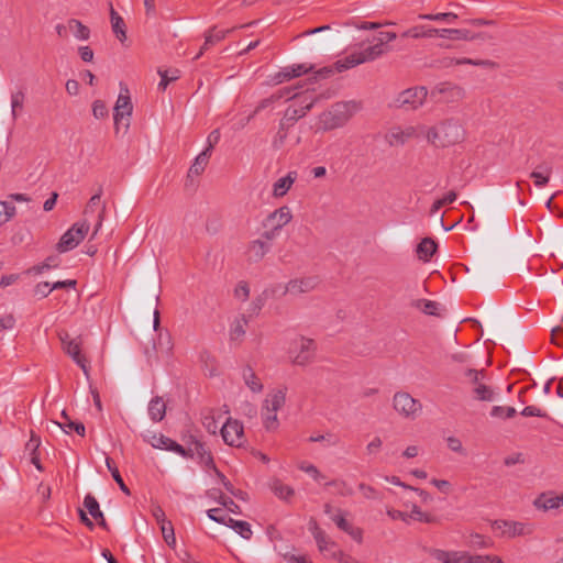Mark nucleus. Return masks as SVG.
I'll return each mask as SVG.
<instances>
[{"label": "nucleus", "mask_w": 563, "mask_h": 563, "mask_svg": "<svg viewBox=\"0 0 563 563\" xmlns=\"http://www.w3.org/2000/svg\"><path fill=\"white\" fill-rule=\"evenodd\" d=\"M427 141L437 148H445L465 139V129L459 119L448 118L429 128Z\"/></svg>", "instance_id": "obj_1"}, {"label": "nucleus", "mask_w": 563, "mask_h": 563, "mask_svg": "<svg viewBox=\"0 0 563 563\" xmlns=\"http://www.w3.org/2000/svg\"><path fill=\"white\" fill-rule=\"evenodd\" d=\"M361 110V103L354 100L340 101L322 112L319 119L320 129L331 131L344 126L355 113Z\"/></svg>", "instance_id": "obj_2"}, {"label": "nucleus", "mask_w": 563, "mask_h": 563, "mask_svg": "<svg viewBox=\"0 0 563 563\" xmlns=\"http://www.w3.org/2000/svg\"><path fill=\"white\" fill-rule=\"evenodd\" d=\"M317 345L312 339L299 336L290 342L288 355L292 364L307 366L314 360Z\"/></svg>", "instance_id": "obj_3"}, {"label": "nucleus", "mask_w": 563, "mask_h": 563, "mask_svg": "<svg viewBox=\"0 0 563 563\" xmlns=\"http://www.w3.org/2000/svg\"><path fill=\"white\" fill-rule=\"evenodd\" d=\"M132 112L133 104L131 101L129 88L125 84L120 82V93L114 106L113 114L117 131H119L121 124L124 126V131H128L130 128V118Z\"/></svg>", "instance_id": "obj_4"}, {"label": "nucleus", "mask_w": 563, "mask_h": 563, "mask_svg": "<svg viewBox=\"0 0 563 563\" xmlns=\"http://www.w3.org/2000/svg\"><path fill=\"white\" fill-rule=\"evenodd\" d=\"M90 225L87 219L74 223L59 239L56 250L65 253L74 250L88 234Z\"/></svg>", "instance_id": "obj_5"}, {"label": "nucleus", "mask_w": 563, "mask_h": 563, "mask_svg": "<svg viewBox=\"0 0 563 563\" xmlns=\"http://www.w3.org/2000/svg\"><path fill=\"white\" fill-rule=\"evenodd\" d=\"M58 338L62 343L63 351L69 355L73 361L82 369L85 376L89 378L88 361L81 355V340L80 338H70L66 331L58 332Z\"/></svg>", "instance_id": "obj_6"}, {"label": "nucleus", "mask_w": 563, "mask_h": 563, "mask_svg": "<svg viewBox=\"0 0 563 563\" xmlns=\"http://www.w3.org/2000/svg\"><path fill=\"white\" fill-rule=\"evenodd\" d=\"M422 106V88L413 87L399 92L388 104L391 109L410 112Z\"/></svg>", "instance_id": "obj_7"}, {"label": "nucleus", "mask_w": 563, "mask_h": 563, "mask_svg": "<svg viewBox=\"0 0 563 563\" xmlns=\"http://www.w3.org/2000/svg\"><path fill=\"white\" fill-rule=\"evenodd\" d=\"M438 102L456 103L465 98V89L453 82H440L430 92Z\"/></svg>", "instance_id": "obj_8"}, {"label": "nucleus", "mask_w": 563, "mask_h": 563, "mask_svg": "<svg viewBox=\"0 0 563 563\" xmlns=\"http://www.w3.org/2000/svg\"><path fill=\"white\" fill-rule=\"evenodd\" d=\"M492 528L494 531L499 532L500 536L508 538L531 534L533 531L530 525L507 520H495L492 523Z\"/></svg>", "instance_id": "obj_9"}, {"label": "nucleus", "mask_w": 563, "mask_h": 563, "mask_svg": "<svg viewBox=\"0 0 563 563\" xmlns=\"http://www.w3.org/2000/svg\"><path fill=\"white\" fill-rule=\"evenodd\" d=\"M102 196V188L99 187L98 191L90 197L88 200L85 210L84 216L88 217L97 211V221L95 224V229L92 232V238L98 233V231L101 229L102 223L106 219V202L101 201Z\"/></svg>", "instance_id": "obj_10"}, {"label": "nucleus", "mask_w": 563, "mask_h": 563, "mask_svg": "<svg viewBox=\"0 0 563 563\" xmlns=\"http://www.w3.org/2000/svg\"><path fill=\"white\" fill-rule=\"evenodd\" d=\"M223 441L231 446H242L244 441V428L238 420L229 418L221 428Z\"/></svg>", "instance_id": "obj_11"}, {"label": "nucleus", "mask_w": 563, "mask_h": 563, "mask_svg": "<svg viewBox=\"0 0 563 563\" xmlns=\"http://www.w3.org/2000/svg\"><path fill=\"white\" fill-rule=\"evenodd\" d=\"M187 454H180L187 459L197 457L199 463L208 468L216 470V464L212 457V454L209 450L206 449L205 444L196 439H192L190 445L185 448Z\"/></svg>", "instance_id": "obj_12"}, {"label": "nucleus", "mask_w": 563, "mask_h": 563, "mask_svg": "<svg viewBox=\"0 0 563 563\" xmlns=\"http://www.w3.org/2000/svg\"><path fill=\"white\" fill-rule=\"evenodd\" d=\"M319 283L320 280L317 276L295 278L286 284L284 294H289L292 296L307 294L314 290L318 287Z\"/></svg>", "instance_id": "obj_13"}, {"label": "nucleus", "mask_w": 563, "mask_h": 563, "mask_svg": "<svg viewBox=\"0 0 563 563\" xmlns=\"http://www.w3.org/2000/svg\"><path fill=\"white\" fill-rule=\"evenodd\" d=\"M144 440L155 449L167 450L178 454L188 453L185 451L183 445L178 444L176 441L165 437L162 433H151L148 435H144Z\"/></svg>", "instance_id": "obj_14"}, {"label": "nucleus", "mask_w": 563, "mask_h": 563, "mask_svg": "<svg viewBox=\"0 0 563 563\" xmlns=\"http://www.w3.org/2000/svg\"><path fill=\"white\" fill-rule=\"evenodd\" d=\"M417 136H418V131L413 126H407L405 129H401L399 126H394L385 134V141L390 146H399V145H404L409 140L417 137Z\"/></svg>", "instance_id": "obj_15"}, {"label": "nucleus", "mask_w": 563, "mask_h": 563, "mask_svg": "<svg viewBox=\"0 0 563 563\" xmlns=\"http://www.w3.org/2000/svg\"><path fill=\"white\" fill-rule=\"evenodd\" d=\"M419 404L407 393H397L394 396V408L395 410L408 418L411 417L418 410Z\"/></svg>", "instance_id": "obj_16"}, {"label": "nucleus", "mask_w": 563, "mask_h": 563, "mask_svg": "<svg viewBox=\"0 0 563 563\" xmlns=\"http://www.w3.org/2000/svg\"><path fill=\"white\" fill-rule=\"evenodd\" d=\"M292 219L290 208L283 206L269 213L263 221V227H273L275 230H282Z\"/></svg>", "instance_id": "obj_17"}, {"label": "nucleus", "mask_w": 563, "mask_h": 563, "mask_svg": "<svg viewBox=\"0 0 563 563\" xmlns=\"http://www.w3.org/2000/svg\"><path fill=\"white\" fill-rule=\"evenodd\" d=\"M234 29L235 27L229 30H218L217 26L210 27L205 33V42L200 47L199 52L194 57V60L199 59L205 54V52L208 51L211 46L223 41L227 37V35L231 33Z\"/></svg>", "instance_id": "obj_18"}, {"label": "nucleus", "mask_w": 563, "mask_h": 563, "mask_svg": "<svg viewBox=\"0 0 563 563\" xmlns=\"http://www.w3.org/2000/svg\"><path fill=\"white\" fill-rule=\"evenodd\" d=\"M286 387L274 389L268 393L263 402L264 409H269L277 415V411L282 409L286 402Z\"/></svg>", "instance_id": "obj_19"}, {"label": "nucleus", "mask_w": 563, "mask_h": 563, "mask_svg": "<svg viewBox=\"0 0 563 563\" xmlns=\"http://www.w3.org/2000/svg\"><path fill=\"white\" fill-rule=\"evenodd\" d=\"M313 103L314 99L307 101V98L305 97L301 100V107L299 109L288 108L286 110L283 121L285 122V124H294L298 119L305 117L307 112L311 110Z\"/></svg>", "instance_id": "obj_20"}, {"label": "nucleus", "mask_w": 563, "mask_h": 563, "mask_svg": "<svg viewBox=\"0 0 563 563\" xmlns=\"http://www.w3.org/2000/svg\"><path fill=\"white\" fill-rule=\"evenodd\" d=\"M466 553L460 551H443L439 549H431L430 554L442 563H465Z\"/></svg>", "instance_id": "obj_21"}, {"label": "nucleus", "mask_w": 563, "mask_h": 563, "mask_svg": "<svg viewBox=\"0 0 563 563\" xmlns=\"http://www.w3.org/2000/svg\"><path fill=\"white\" fill-rule=\"evenodd\" d=\"M271 250V243L262 239L252 241L247 247L249 260L260 262Z\"/></svg>", "instance_id": "obj_22"}, {"label": "nucleus", "mask_w": 563, "mask_h": 563, "mask_svg": "<svg viewBox=\"0 0 563 563\" xmlns=\"http://www.w3.org/2000/svg\"><path fill=\"white\" fill-rule=\"evenodd\" d=\"M534 506L538 509L542 510H551V509H558L561 506H563V496H558L553 494H541L536 500Z\"/></svg>", "instance_id": "obj_23"}, {"label": "nucleus", "mask_w": 563, "mask_h": 563, "mask_svg": "<svg viewBox=\"0 0 563 563\" xmlns=\"http://www.w3.org/2000/svg\"><path fill=\"white\" fill-rule=\"evenodd\" d=\"M297 178L296 172H289L286 176L276 180L273 185V196L276 198L284 197L291 188Z\"/></svg>", "instance_id": "obj_24"}, {"label": "nucleus", "mask_w": 563, "mask_h": 563, "mask_svg": "<svg viewBox=\"0 0 563 563\" xmlns=\"http://www.w3.org/2000/svg\"><path fill=\"white\" fill-rule=\"evenodd\" d=\"M481 37V34H473L465 29H443L441 38L452 41H473Z\"/></svg>", "instance_id": "obj_25"}, {"label": "nucleus", "mask_w": 563, "mask_h": 563, "mask_svg": "<svg viewBox=\"0 0 563 563\" xmlns=\"http://www.w3.org/2000/svg\"><path fill=\"white\" fill-rule=\"evenodd\" d=\"M60 417L63 421L55 422V424L64 430L66 433H70L71 431H75L78 435L84 437L86 428L84 423L79 421H73L67 412L65 410L62 411Z\"/></svg>", "instance_id": "obj_26"}, {"label": "nucleus", "mask_w": 563, "mask_h": 563, "mask_svg": "<svg viewBox=\"0 0 563 563\" xmlns=\"http://www.w3.org/2000/svg\"><path fill=\"white\" fill-rule=\"evenodd\" d=\"M207 495L217 500L220 505L227 508L232 514H241V508L238 504L233 501L232 498L227 497L222 494L221 490L212 488L207 492Z\"/></svg>", "instance_id": "obj_27"}, {"label": "nucleus", "mask_w": 563, "mask_h": 563, "mask_svg": "<svg viewBox=\"0 0 563 563\" xmlns=\"http://www.w3.org/2000/svg\"><path fill=\"white\" fill-rule=\"evenodd\" d=\"M551 173L552 166L549 163H542L530 174V177L533 178L537 187H543L548 185Z\"/></svg>", "instance_id": "obj_28"}, {"label": "nucleus", "mask_w": 563, "mask_h": 563, "mask_svg": "<svg viewBox=\"0 0 563 563\" xmlns=\"http://www.w3.org/2000/svg\"><path fill=\"white\" fill-rule=\"evenodd\" d=\"M210 148H205L196 158L188 170V178L202 174L210 158Z\"/></svg>", "instance_id": "obj_29"}, {"label": "nucleus", "mask_w": 563, "mask_h": 563, "mask_svg": "<svg viewBox=\"0 0 563 563\" xmlns=\"http://www.w3.org/2000/svg\"><path fill=\"white\" fill-rule=\"evenodd\" d=\"M111 26L117 38L123 43L126 40V29L122 16L111 7L110 9Z\"/></svg>", "instance_id": "obj_30"}, {"label": "nucleus", "mask_w": 563, "mask_h": 563, "mask_svg": "<svg viewBox=\"0 0 563 563\" xmlns=\"http://www.w3.org/2000/svg\"><path fill=\"white\" fill-rule=\"evenodd\" d=\"M166 413V405L161 397H154L148 404V415L154 422H159Z\"/></svg>", "instance_id": "obj_31"}, {"label": "nucleus", "mask_w": 563, "mask_h": 563, "mask_svg": "<svg viewBox=\"0 0 563 563\" xmlns=\"http://www.w3.org/2000/svg\"><path fill=\"white\" fill-rule=\"evenodd\" d=\"M448 309L442 302L424 298V316L444 319Z\"/></svg>", "instance_id": "obj_32"}, {"label": "nucleus", "mask_w": 563, "mask_h": 563, "mask_svg": "<svg viewBox=\"0 0 563 563\" xmlns=\"http://www.w3.org/2000/svg\"><path fill=\"white\" fill-rule=\"evenodd\" d=\"M360 64H363L360 53L353 52L350 55L345 56L344 58L336 60L334 63V67L336 73H342Z\"/></svg>", "instance_id": "obj_33"}, {"label": "nucleus", "mask_w": 563, "mask_h": 563, "mask_svg": "<svg viewBox=\"0 0 563 563\" xmlns=\"http://www.w3.org/2000/svg\"><path fill=\"white\" fill-rule=\"evenodd\" d=\"M387 515L394 520L400 519L406 522H408L409 519H415V520H419V521L422 520V517H421L422 514H421L419 507L415 504L412 505V510L410 514L407 511L388 509Z\"/></svg>", "instance_id": "obj_34"}, {"label": "nucleus", "mask_w": 563, "mask_h": 563, "mask_svg": "<svg viewBox=\"0 0 563 563\" xmlns=\"http://www.w3.org/2000/svg\"><path fill=\"white\" fill-rule=\"evenodd\" d=\"M249 323V318L245 314L239 317L232 324L230 330L231 341H241L245 335V327Z\"/></svg>", "instance_id": "obj_35"}, {"label": "nucleus", "mask_w": 563, "mask_h": 563, "mask_svg": "<svg viewBox=\"0 0 563 563\" xmlns=\"http://www.w3.org/2000/svg\"><path fill=\"white\" fill-rule=\"evenodd\" d=\"M361 59L363 63L372 62L385 53V48H382L380 43H374L373 45L364 48L363 51H358Z\"/></svg>", "instance_id": "obj_36"}, {"label": "nucleus", "mask_w": 563, "mask_h": 563, "mask_svg": "<svg viewBox=\"0 0 563 563\" xmlns=\"http://www.w3.org/2000/svg\"><path fill=\"white\" fill-rule=\"evenodd\" d=\"M68 29L73 31L76 38L87 41L90 36V30L84 25L79 20L70 19L68 21Z\"/></svg>", "instance_id": "obj_37"}, {"label": "nucleus", "mask_w": 563, "mask_h": 563, "mask_svg": "<svg viewBox=\"0 0 563 563\" xmlns=\"http://www.w3.org/2000/svg\"><path fill=\"white\" fill-rule=\"evenodd\" d=\"M474 399L479 401H493L495 397L494 390L486 384H478L472 388Z\"/></svg>", "instance_id": "obj_38"}, {"label": "nucleus", "mask_w": 563, "mask_h": 563, "mask_svg": "<svg viewBox=\"0 0 563 563\" xmlns=\"http://www.w3.org/2000/svg\"><path fill=\"white\" fill-rule=\"evenodd\" d=\"M243 379L246 386L254 393H260L263 389V384L251 367L243 371Z\"/></svg>", "instance_id": "obj_39"}, {"label": "nucleus", "mask_w": 563, "mask_h": 563, "mask_svg": "<svg viewBox=\"0 0 563 563\" xmlns=\"http://www.w3.org/2000/svg\"><path fill=\"white\" fill-rule=\"evenodd\" d=\"M24 100L25 93L23 90H18L11 93V114L13 121L18 119L19 112L23 109Z\"/></svg>", "instance_id": "obj_40"}, {"label": "nucleus", "mask_w": 563, "mask_h": 563, "mask_svg": "<svg viewBox=\"0 0 563 563\" xmlns=\"http://www.w3.org/2000/svg\"><path fill=\"white\" fill-rule=\"evenodd\" d=\"M106 465H107L108 470L110 471V473H111V475H112L113 479H114V481L117 482V484L119 485L120 489H121L124 494L130 495V494H131V492H130L129 487L124 484V482H123V479H122V477H121V474H120V472H119L118 467L115 466L114 461H113L111 457L107 456V457H106Z\"/></svg>", "instance_id": "obj_41"}, {"label": "nucleus", "mask_w": 563, "mask_h": 563, "mask_svg": "<svg viewBox=\"0 0 563 563\" xmlns=\"http://www.w3.org/2000/svg\"><path fill=\"white\" fill-rule=\"evenodd\" d=\"M290 90H291L290 88H286L285 91H279L278 93L272 95L271 97L263 99L257 104V107L255 108L253 113L250 114L247 120L250 121L251 119H253L255 117V114H257L263 109H266L267 107H269L274 101L279 100L280 98L287 96L290 92Z\"/></svg>", "instance_id": "obj_42"}, {"label": "nucleus", "mask_w": 563, "mask_h": 563, "mask_svg": "<svg viewBox=\"0 0 563 563\" xmlns=\"http://www.w3.org/2000/svg\"><path fill=\"white\" fill-rule=\"evenodd\" d=\"M84 506L95 520H98L99 517H101L102 512L100 510L99 503L92 495H86Z\"/></svg>", "instance_id": "obj_43"}, {"label": "nucleus", "mask_w": 563, "mask_h": 563, "mask_svg": "<svg viewBox=\"0 0 563 563\" xmlns=\"http://www.w3.org/2000/svg\"><path fill=\"white\" fill-rule=\"evenodd\" d=\"M272 489L276 496L284 500L289 499L294 495V489L279 481L274 482Z\"/></svg>", "instance_id": "obj_44"}, {"label": "nucleus", "mask_w": 563, "mask_h": 563, "mask_svg": "<svg viewBox=\"0 0 563 563\" xmlns=\"http://www.w3.org/2000/svg\"><path fill=\"white\" fill-rule=\"evenodd\" d=\"M517 413L514 407L494 406L490 410V416L494 418L509 419Z\"/></svg>", "instance_id": "obj_45"}, {"label": "nucleus", "mask_w": 563, "mask_h": 563, "mask_svg": "<svg viewBox=\"0 0 563 563\" xmlns=\"http://www.w3.org/2000/svg\"><path fill=\"white\" fill-rule=\"evenodd\" d=\"M16 209L7 201H0V225L10 221L15 216Z\"/></svg>", "instance_id": "obj_46"}, {"label": "nucleus", "mask_w": 563, "mask_h": 563, "mask_svg": "<svg viewBox=\"0 0 563 563\" xmlns=\"http://www.w3.org/2000/svg\"><path fill=\"white\" fill-rule=\"evenodd\" d=\"M161 76V81L158 84V88L165 90L169 82L179 78V70H158Z\"/></svg>", "instance_id": "obj_47"}, {"label": "nucleus", "mask_w": 563, "mask_h": 563, "mask_svg": "<svg viewBox=\"0 0 563 563\" xmlns=\"http://www.w3.org/2000/svg\"><path fill=\"white\" fill-rule=\"evenodd\" d=\"M221 509L220 508H213V509H209L207 511V515L208 517L218 522V523H222L231 529H234L236 528L238 523L240 522V520H235L233 518H225V517H217V516H213V512H219Z\"/></svg>", "instance_id": "obj_48"}, {"label": "nucleus", "mask_w": 563, "mask_h": 563, "mask_svg": "<svg viewBox=\"0 0 563 563\" xmlns=\"http://www.w3.org/2000/svg\"><path fill=\"white\" fill-rule=\"evenodd\" d=\"M263 423L267 430H275L278 427L277 415L269 409L262 407Z\"/></svg>", "instance_id": "obj_49"}, {"label": "nucleus", "mask_w": 563, "mask_h": 563, "mask_svg": "<svg viewBox=\"0 0 563 563\" xmlns=\"http://www.w3.org/2000/svg\"><path fill=\"white\" fill-rule=\"evenodd\" d=\"M317 544H318V548L321 552H325V551H329L331 548H333L335 544L333 541H331L325 532L322 530V531H317L316 532V536L313 537Z\"/></svg>", "instance_id": "obj_50"}, {"label": "nucleus", "mask_w": 563, "mask_h": 563, "mask_svg": "<svg viewBox=\"0 0 563 563\" xmlns=\"http://www.w3.org/2000/svg\"><path fill=\"white\" fill-rule=\"evenodd\" d=\"M297 77H298V74H296V70L294 69V67L287 66V67L282 68V70L278 71L277 74H275L274 80L277 84H282V82L288 81V80L297 78Z\"/></svg>", "instance_id": "obj_51"}, {"label": "nucleus", "mask_w": 563, "mask_h": 563, "mask_svg": "<svg viewBox=\"0 0 563 563\" xmlns=\"http://www.w3.org/2000/svg\"><path fill=\"white\" fill-rule=\"evenodd\" d=\"M161 530H162L164 541L169 547H174L176 544V539H175V532H174V527H173L172 522H163Z\"/></svg>", "instance_id": "obj_52"}, {"label": "nucleus", "mask_w": 563, "mask_h": 563, "mask_svg": "<svg viewBox=\"0 0 563 563\" xmlns=\"http://www.w3.org/2000/svg\"><path fill=\"white\" fill-rule=\"evenodd\" d=\"M327 486H334L336 492L341 496H351L353 495V489L344 482V481H330L325 484Z\"/></svg>", "instance_id": "obj_53"}, {"label": "nucleus", "mask_w": 563, "mask_h": 563, "mask_svg": "<svg viewBox=\"0 0 563 563\" xmlns=\"http://www.w3.org/2000/svg\"><path fill=\"white\" fill-rule=\"evenodd\" d=\"M108 108L102 100H96L92 103V114L96 119H104L108 117Z\"/></svg>", "instance_id": "obj_54"}, {"label": "nucleus", "mask_w": 563, "mask_h": 563, "mask_svg": "<svg viewBox=\"0 0 563 563\" xmlns=\"http://www.w3.org/2000/svg\"><path fill=\"white\" fill-rule=\"evenodd\" d=\"M438 251V243L432 238L424 236V263Z\"/></svg>", "instance_id": "obj_55"}, {"label": "nucleus", "mask_w": 563, "mask_h": 563, "mask_svg": "<svg viewBox=\"0 0 563 563\" xmlns=\"http://www.w3.org/2000/svg\"><path fill=\"white\" fill-rule=\"evenodd\" d=\"M331 519L339 529L349 531L351 523L344 518V512L341 509H338L336 512L331 516Z\"/></svg>", "instance_id": "obj_56"}, {"label": "nucleus", "mask_w": 563, "mask_h": 563, "mask_svg": "<svg viewBox=\"0 0 563 563\" xmlns=\"http://www.w3.org/2000/svg\"><path fill=\"white\" fill-rule=\"evenodd\" d=\"M465 375L470 378L471 384L474 386H477L478 384H484L483 379L485 377V372L483 369H467L465 372Z\"/></svg>", "instance_id": "obj_57"}, {"label": "nucleus", "mask_w": 563, "mask_h": 563, "mask_svg": "<svg viewBox=\"0 0 563 563\" xmlns=\"http://www.w3.org/2000/svg\"><path fill=\"white\" fill-rule=\"evenodd\" d=\"M234 296L238 299H241L242 301L247 300L250 296V288L246 282H240L235 289H234Z\"/></svg>", "instance_id": "obj_58"}, {"label": "nucleus", "mask_w": 563, "mask_h": 563, "mask_svg": "<svg viewBox=\"0 0 563 563\" xmlns=\"http://www.w3.org/2000/svg\"><path fill=\"white\" fill-rule=\"evenodd\" d=\"M236 533H239L243 539H251L253 532L251 529V525L246 521L240 520L236 528L233 529Z\"/></svg>", "instance_id": "obj_59"}, {"label": "nucleus", "mask_w": 563, "mask_h": 563, "mask_svg": "<svg viewBox=\"0 0 563 563\" xmlns=\"http://www.w3.org/2000/svg\"><path fill=\"white\" fill-rule=\"evenodd\" d=\"M58 265V261L56 256H49L45 260L41 265L34 266L31 271L36 274L42 273L44 269H49L52 267H56Z\"/></svg>", "instance_id": "obj_60"}, {"label": "nucleus", "mask_w": 563, "mask_h": 563, "mask_svg": "<svg viewBox=\"0 0 563 563\" xmlns=\"http://www.w3.org/2000/svg\"><path fill=\"white\" fill-rule=\"evenodd\" d=\"M53 288L48 282L38 283L34 288V295L41 298L47 297L52 292Z\"/></svg>", "instance_id": "obj_61"}, {"label": "nucleus", "mask_w": 563, "mask_h": 563, "mask_svg": "<svg viewBox=\"0 0 563 563\" xmlns=\"http://www.w3.org/2000/svg\"><path fill=\"white\" fill-rule=\"evenodd\" d=\"M299 468L309 474L310 476H312L314 479H320V478H323V475L319 472V470L312 465V464H309V463H306V462H302L300 465H299Z\"/></svg>", "instance_id": "obj_62"}, {"label": "nucleus", "mask_w": 563, "mask_h": 563, "mask_svg": "<svg viewBox=\"0 0 563 563\" xmlns=\"http://www.w3.org/2000/svg\"><path fill=\"white\" fill-rule=\"evenodd\" d=\"M285 125H286L285 122L282 121L279 130L277 131V134H276V136H275V139L273 141V146L275 148H279L284 144V142H285L286 137H287V132L285 130Z\"/></svg>", "instance_id": "obj_63"}, {"label": "nucleus", "mask_w": 563, "mask_h": 563, "mask_svg": "<svg viewBox=\"0 0 563 563\" xmlns=\"http://www.w3.org/2000/svg\"><path fill=\"white\" fill-rule=\"evenodd\" d=\"M521 415L525 417H548V413L545 411H542L540 408H537L534 406L525 407L523 410L521 411Z\"/></svg>", "instance_id": "obj_64"}]
</instances>
